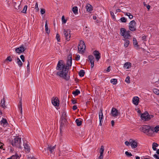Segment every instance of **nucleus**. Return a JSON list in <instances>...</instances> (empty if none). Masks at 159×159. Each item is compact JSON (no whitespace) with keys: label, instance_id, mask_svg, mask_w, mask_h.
I'll return each instance as SVG.
<instances>
[{"label":"nucleus","instance_id":"obj_10","mask_svg":"<svg viewBox=\"0 0 159 159\" xmlns=\"http://www.w3.org/2000/svg\"><path fill=\"white\" fill-rule=\"evenodd\" d=\"M129 142L132 148H135L137 147L138 143L136 140L130 139H129Z\"/></svg>","mask_w":159,"mask_h":159},{"label":"nucleus","instance_id":"obj_20","mask_svg":"<svg viewBox=\"0 0 159 159\" xmlns=\"http://www.w3.org/2000/svg\"><path fill=\"white\" fill-rule=\"evenodd\" d=\"M93 54L95 56L96 59L98 61L100 58V53L98 51L95 50L93 52Z\"/></svg>","mask_w":159,"mask_h":159},{"label":"nucleus","instance_id":"obj_39","mask_svg":"<svg viewBox=\"0 0 159 159\" xmlns=\"http://www.w3.org/2000/svg\"><path fill=\"white\" fill-rule=\"evenodd\" d=\"M27 8V5H25L24 6V7L22 10V11H21V12L22 13H25L26 12V11Z\"/></svg>","mask_w":159,"mask_h":159},{"label":"nucleus","instance_id":"obj_43","mask_svg":"<svg viewBox=\"0 0 159 159\" xmlns=\"http://www.w3.org/2000/svg\"><path fill=\"white\" fill-rule=\"evenodd\" d=\"M56 38L58 42H60V35L58 34H57L56 36Z\"/></svg>","mask_w":159,"mask_h":159},{"label":"nucleus","instance_id":"obj_42","mask_svg":"<svg viewBox=\"0 0 159 159\" xmlns=\"http://www.w3.org/2000/svg\"><path fill=\"white\" fill-rule=\"evenodd\" d=\"M63 24H65L66 22V20L65 19L64 16H62L61 18Z\"/></svg>","mask_w":159,"mask_h":159},{"label":"nucleus","instance_id":"obj_14","mask_svg":"<svg viewBox=\"0 0 159 159\" xmlns=\"http://www.w3.org/2000/svg\"><path fill=\"white\" fill-rule=\"evenodd\" d=\"M68 58L67 64L68 69L69 66H71L72 64V55L71 54L69 55Z\"/></svg>","mask_w":159,"mask_h":159},{"label":"nucleus","instance_id":"obj_38","mask_svg":"<svg viewBox=\"0 0 159 159\" xmlns=\"http://www.w3.org/2000/svg\"><path fill=\"white\" fill-rule=\"evenodd\" d=\"M11 157L12 159H18L19 158V156L17 154L12 155Z\"/></svg>","mask_w":159,"mask_h":159},{"label":"nucleus","instance_id":"obj_34","mask_svg":"<svg viewBox=\"0 0 159 159\" xmlns=\"http://www.w3.org/2000/svg\"><path fill=\"white\" fill-rule=\"evenodd\" d=\"M110 82L113 84H116L117 83V80L115 79H112L111 80Z\"/></svg>","mask_w":159,"mask_h":159},{"label":"nucleus","instance_id":"obj_3","mask_svg":"<svg viewBox=\"0 0 159 159\" xmlns=\"http://www.w3.org/2000/svg\"><path fill=\"white\" fill-rule=\"evenodd\" d=\"M130 31L126 30L124 28H121L120 29V34L126 39H129L131 37Z\"/></svg>","mask_w":159,"mask_h":159},{"label":"nucleus","instance_id":"obj_27","mask_svg":"<svg viewBox=\"0 0 159 159\" xmlns=\"http://www.w3.org/2000/svg\"><path fill=\"white\" fill-rule=\"evenodd\" d=\"M45 30L47 34H49L50 33V30L48 29L47 24V21L45 22Z\"/></svg>","mask_w":159,"mask_h":159},{"label":"nucleus","instance_id":"obj_32","mask_svg":"<svg viewBox=\"0 0 159 159\" xmlns=\"http://www.w3.org/2000/svg\"><path fill=\"white\" fill-rule=\"evenodd\" d=\"M124 14L125 15L128 16L129 19H132L133 17V15L129 13L125 12L124 13Z\"/></svg>","mask_w":159,"mask_h":159},{"label":"nucleus","instance_id":"obj_59","mask_svg":"<svg viewBox=\"0 0 159 159\" xmlns=\"http://www.w3.org/2000/svg\"><path fill=\"white\" fill-rule=\"evenodd\" d=\"M27 69L28 70V69L29 70L30 69V63L28 61V64L27 65Z\"/></svg>","mask_w":159,"mask_h":159},{"label":"nucleus","instance_id":"obj_19","mask_svg":"<svg viewBox=\"0 0 159 159\" xmlns=\"http://www.w3.org/2000/svg\"><path fill=\"white\" fill-rule=\"evenodd\" d=\"M151 129L153 132L152 133V136L155 134V133H157L159 131V125H157L155 127L152 126Z\"/></svg>","mask_w":159,"mask_h":159},{"label":"nucleus","instance_id":"obj_28","mask_svg":"<svg viewBox=\"0 0 159 159\" xmlns=\"http://www.w3.org/2000/svg\"><path fill=\"white\" fill-rule=\"evenodd\" d=\"M158 146V144L157 143L155 142L153 143L152 144V148L153 149L154 151L156 150L157 148H156Z\"/></svg>","mask_w":159,"mask_h":159},{"label":"nucleus","instance_id":"obj_62","mask_svg":"<svg viewBox=\"0 0 159 159\" xmlns=\"http://www.w3.org/2000/svg\"><path fill=\"white\" fill-rule=\"evenodd\" d=\"M150 6L149 5H148L147 6V8L149 10L150 9Z\"/></svg>","mask_w":159,"mask_h":159},{"label":"nucleus","instance_id":"obj_35","mask_svg":"<svg viewBox=\"0 0 159 159\" xmlns=\"http://www.w3.org/2000/svg\"><path fill=\"white\" fill-rule=\"evenodd\" d=\"M104 150V147L103 146H102L100 149V154H103Z\"/></svg>","mask_w":159,"mask_h":159},{"label":"nucleus","instance_id":"obj_56","mask_svg":"<svg viewBox=\"0 0 159 159\" xmlns=\"http://www.w3.org/2000/svg\"><path fill=\"white\" fill-rule=\"evenodd\" d=\"M72 109L74 110H75L77 109V106L76 105H74Z\"/></svg>","mask_w":159,"mask_h":159},{"label":"nucleus","instance_id":"obj_31","mask_svg":"<svg viewBox=\"0 0 159 159\" xmlns=\"http://www.w3.org/2000/svg\"><path fill=\"white\" fill-rule=\"evenodd\" d=\"M16 61L19 66H21L22 65V63L20 60L19 58H17L16 59Z\"/></svg>","mask_w":159,"mask_h":159},{"label":"nucleus","instance_id":"obj_23","mask_svg":"<svg viewBox=\"0 0 159 159\" xmlns=\"http://www.w3.org/2000/svg\"><path fill=\"white\" fill-rule=\"evenodd\" d=\"M5 100L4 98H3L1 101V106L2 108H5L6 107L5 104Z\"/></svg>","mask_w":159,"mask_h":159},{"label":"nucleus","instance_id":"obj_24","mask_svg":"<svg viewBox=\"0 0 159 159\" xmlns=\"http://www.w3.org/2000/svg\"><path fill=\"white\" fill-rule=\"evenodd\" d=\"M55 148V146H52L48 145L47 148V149L50 151L51 153H52L54 150V149Z\"/></svg>","mask_w":159,"mask_h":159},{"label":"nucleus","instance_id":"obj_55","mask_svg":"<svg viewBox=\"0 0 159 159\" xmlns=\"http://www.w3.org/2000/svg\"><path fill=\"white\" fill-rule=\"evenodd\" d=\"M153 156L155 158H157V159H159V156H158L157 154H155Z\"/></svg>","mask_w":159,"mask_h":159},{"label":"nucleus","instance_id":"obj_50","mask_svg":"<svg viewBox=\"0 0 159 159\" xmlns=\"http://www.w3.org/2000/svg\"><path fill=\"white\" fill-rule=\"evenodd\" d=\"M66 117V114L65 112H63L62 115V117L63 118L65 119Z\"/></svg>","mask_w":159,"mask_h":159},{"label":"nucleus","instance_id":"obj_57","mask_svg":"<svg viewBox=\"0 0 159 159\" xmlns=\"http://www.w3.org/2000/svg\"><path fill=\"white\" fill-rule=\"evenodd\" d=\"M20 4L17 7H16V5H15V8L16 9H19L20 8Z\"/></svg>","mask_w":159,"mask_h":159},{"label":"nucleus","instance_id":"obj_58","mask_svg":"<svg viewBox=\"0 0 159 159\" xmlns=\"http://www.w3.org/2000/svg\"><path fill=\"white\" fill-rule=\"evenodd\" d=\"M110 66H108V68H107V70H106V71H107V72H109L110 71Z\"/></svg>","mask_w":159,"mask_h":159},{"label":"nucleus","instance_id":"obj_5","mask_svg":"<svg viewBox=\"0 0 159 159\" xmlns=\"http://www.w3.org/2000/svg\"><path fill=\"white\" fill-rule=\"evenodd\" d=\"M78 48L80 53H82L84 52L85 48V45L83 41H80V43L78 45Z\"/></svg>","mask_w":159,"mask_h":159},{"label":"nucleus","instance_id":"obj_45","mask_svg":"<svg viewBox=\"0 0 159 159\" xmlns=\"http://www.w3.org/2000/svg\"><path fill=\"white\" fill-rule=\"evenodd\" d=\"M35 9L37 11H39V8L38 7V4L37 2H36L35 6Z\"/></svg>","mask_w":159,"mask_h":159},{"label":"nucleus","instance_id":"obj_53","mask_svg":"<svg viewBox=\"0 0 159 159\" xmlns=\"http://www.w3.org/2000/svg\"><path fill=\"white\" fill-rule=\"evenodd\" d=\"M103 154H100V156L98 157L99 159H103Z\"/></svg>","mask_w":159,"mask_h":159},{"label":"nucleus","instance_id":"obj_54","mask_svg":"<svg viewBox=\"0 0 159 159\" xmlns=\"http://www.w3.org/2000/svg\"><path fill=\"white\" fill-rule=\"evenodd\" d=\"M80 56L79 55H77L76 57H75V59L77 60H80Z\"/></svg>","mask_w":159,"mask_h":159},{"label":"nucleus","instance_id":"obj_51","mask_svg":"<svg viewBox=\"0 0 159 159\" xmlns=\"http://www.w3.org/2000/svg\"><path fill=\"white\" fill-rule=\"evenodd\" d=\"M125 144L127 146H129L130 145V143L129 142V141H125Z\"/></svg>","mask_w":159,"mask_h":159},{"label":"nucleus","instance_id":"obj_17","mask_svg":"<svg viewBox=\"0 0 159 159\" xmlns=\"http://www.w3.org/2000/svg\"><path fill=\"white\" fill-rule=\"evenodd\" d=\"M139 101V99L138 97H134L133 98V103L134 105L136 106L138 105Z\"/></svg>","mask_w":159,"mask_h":159},{"label":"nucleus","instance_id":"obj_7","mask_svg":"<svg viewBox=\"0 0 159 159\" xmlns=\"http://www.w3.org/2000/svg\"><path fill=\"white\" fill-rule=\"evenodd\" d=\"M26 49V48L24 46V45H22L19 48L16 49L15 51L17 53L20 54L23 52Z\"/></svg>","mask_w":159,"mask_h":159},{"label":"nucleus","instance_id":"obj_44","mask_svg":"<svg viewBox=\"0 0 159 159\" xmlns=\"http://www.w3.org/2000/svg\"><path fill=\"white\" fill-rule=\"evenodd\" d=\"M120 20L121 21L123 22H125L126 21V19L124 17L121 18Z\"/></svg>","mask_w":159,"mask_h":159},{"label":"nucleus","instance_id":"obj_60","mask_svg":"<svg viewBox=\"0 0 159 159\" xmlns=\"http://www.w3.org/2000/svg\"><path fill=\"white\" fill-rule=\"evenodd\" d=\"M146 36L144 35V36H143L142 39L143 40H146Z\"/></svg>","mask_w":159,"mask_h":159},{"label":"nucleus","instance_id":"obj_1","mask_svg":"<svg viewBox=\"0 0 159 159\" xmlns=\"http://www.w3.org/2000/svg\"><path fill=\"white\" fill-rule=\"evenodd\" d=\"M57 70H60L57 73V75L66 80H68L70 76L68 74V66H66L62 60L59 61L57 64Z\"/></svg>","mask_w":159,"mask_h":159},{"label":"nucleus","instance_id":"obj_41","mask_svg":"<svg viewBox=\"0 0 159 159\" xmlns=\"http://www.w3.org/2000/svg\"><path fill=\"white\" fill-rule=\"evenodd\" d=\"M125 81L128 84L130 83V77L129 76H128L125 79Z\"/></svg>","mask_w":159,"mask_h":159},{"label":"nucleus","instance_id":"obj_49","mask_svg":"<svg viewBox=\"0 0 159 159\" xmlns=\"http://www.w3.org/2000/svg\"><path fill=\"white\" fill-rule=\"evenodd\" d=\"M125 154L127 156H132V154L131 153H129L127 151L125 152Z\"/></svg>","mask_w":159,"mask_h":159},{"label":"nucleus","instance_id":"obj_22","mask_svg":"<svg viewBox=\"0 0 159 159\" xmlns=\"http://www.w3.org/2000/svg\"><path fill=\"white\" fill-rule=\"evenodd\" d=\"M133 44L135 48H138L139 46L138 44V43L136 39L134 38H133Z\"/></svg>","mask_w":159,"mask_h":159},{"label":"nucleus","instance_id":"obj_37","mask_svg":"<svg viewBox=\"0 0 159 159\" xmlns=\"http://www.w3.org/2000/svg\"><path fill=\"white\" fill-rule=\"evenodd\" d=\"M80 93V91L79 90L76 89L75 91H74L73 92V94H74L75 96H76L79 94Z\"/></svg>","mask_w":159,"mask_h":159},{"label":"nucleus","instance_id":"obj_61","mask_svg":"<svg viewBox=\"0 0 159 159\" xmlns=\"http://www.w3.org/2000/svg\"><path fill=\"white\" fill-rule=\"evenodd\" d=\"M111 125H112V126H113L114 125V120H112L111 121Z\"/></svg>","mask_w":159,"mask_h":159},{"label":"nucleus","instance_id":"obj_64","mask_svg":"<svg viewBox=\"0 0 159 159\" xmlns=\"http://www.w3.org/2000/svg\"><path fill=\"white\" fill-rule=\"evenodd\" d=\"M120 11H121V10L119 9H117L116 10V12H120Z\"/></svg>","mask_w":159,"mask_h":159},{"label":"nucleus","instance_id":"obj_29","mask_svg":"<svg viewBox=\"0 0 159 159\" xmlns=\"http://www.w3.org/2000/svg\"><path fill=\"white\" fill-rule=\"evenodd\" d=\"M72 11L73 13L75 15L78 14V8L75 6L72 8Z\"/></svg>","mask_w":159,"mask_h":159},{"label":"nucleus","instance_id":"obj_63","mask_svg":"<svg viewBox=\"0 0 159 159\" xmlns=\"http://www.w3.org/2000/svg\"><path fill=\"white\" fill-rule=\"evenodd\" d=\"M72 102L73 104H75L76 103V101L75 100H73Z\"/></svg>","mask_w":159,"mask_h":159},{"label":"nucleus","instance_id":"obj_6","mask_svg":"<svg viewBox=\"0 0 159 159\" xmlns=\"http://www.w3.org/2000/svg\"><path fill=\"white\" fill-rule=\"evenodd\" d=\"M136 23L135 21L133 20L131 21L129 24V28L130 30L134 31L136 30Z\"/></svg>","mask_w":159,"mask_h":159},{"label":"nucleus","instance_id":"obj_46","mask_svg":"<svg viewBox=\"0 0 159 159\" xmlns=\"http://www.w3.org/2000/svg\"><path fill=\"white\" fill-rule=\"evenodd\" d=\"M5 61H12V59L10 56H8L7 58Z\"/></svg>","mask_w":159,"mask_h":159},{"label":"nucleus","instance_id":"obj_11","mask_svg":"<svg viewBox=\"0 0 159 159\" xmlns=\"http://www.w3.org/2000/svg\"><path fill=\"white\" fill-rule=\"evenodd\" d=\"M99 125L100 126L102 125V122L103 121L102 119H103V114L102 113V110L101 109L99 112Z\"/></svg>","mask_w":159,"mask_h":159},{"label":"nucleus","instance_id":"obj_21","mask_svg":"<svg viewBox=\"0 0 159 159\" xmlns=\"http://www.w3.org/2000/svg\"><path fill=\"white\" fill-rule=\"evenodd\" d=\"M131 66V64L129 62H126L124 64L123 67L125 69H129Z\"/></svg>","mask_w":159,"mask_h":159},{"label":"nucleus","instance_id":"obj_26","mask_svg":"<svg viewBox=\"0 0 159 159\" xmlns=\"http://www.w3.org/2000/svg\"><path fill=\"white\" fill-rule=\"evenodd\" d=\"M86 9L88 11H90L93 10L92 6L90 4H88L86 5Z\"/></svg>","mask_w":159,"mask_h":159},{"label":"nucleus","instance_id":"obj_4","mask_svg":"<svg viewBox=\"0 0 159 159\" xmlns=\"http://www.w3.org/2000/svg\"><path fill=\"white\" fill-rule=\"evenodd\" d=\"M21 138L19 137L15 138L11 142V144L13 147L20 148L21 147Z\"/></svg>","mask_w":159,"mask_h":159},{"label":"nucleus","instance_id":"obj_36","mask_svg":"<svg viewBox=\"0 0 159 159\" xmlns=\"http://www.w3.org/2000/svg\"><path fill=\"white\" fill-rule=\"evenodd\" d=\"M85 72L84 70H81L79 72V75L80 76L82 77L84 75Z\"/></svg>","mask_w":159,"mask_h":159},{"label":"nucleus","instance_id":"obj_25","mask_svg":"<svg viewBox=\"0 0 159 159\" xmlns=\"http://www.w3.org/2000/svg\"><path fill=\"white\" fill-rule=\"evenodd\" d=\"M123 40L124 41V47L125 48L127 47L128 46L129 44V41L127 39H123Z\"/></svg>","mask_w":159,"mask_h":159},{"label":"nucleus","instance_id":"obj_47","mask_svg":"<svg viewBox=\"0 0 159 159\" xmlns=\"http://www.w3.org/2000/svg\"><path fill=\"white\" fill-rule=\"evenodd\" d=\"M40 12L41 14L43 15L45 13V10L44 9L41 8V9Z\"/></svg>","mask_w":159,"mask_h":159},{"label":"nucleus","instance_id":"obj_33","mask_svg":"<svg viewBox=\"0 0 159 159\" xmlns=\"http://www.w3.org/2000/svg\"><path fill=\"white\" fill-rule=\"evenodd\" d=\"M19 107L20 109V112L21 114L22 113V100L21 99L20 101V104L19 105Z\"/></svg>","mask_w":159,"mask_h":159},{"label":"nucleus","instance_id":"obj_12","mask_svg":"<svg viewBox=\"0 0 159 159\" xmlns=\"http://www.w3.org/2000/svg\"><path fill=\"white\" fill-rule=\"evenodd\" d=\"M111 115L114 117H116L120 114L118 111L115 108H112L111 111Z\"/></svg>","mask_w":159,"mask_h":159},{"label":"nucleus","instance_id":"obj_18","mask_svg":"<svg viewBox=\"0 0 159 159\" xmlns=\"http://www.w3.org/2000/svg\"><path fill=\"white\" fill-rule=\"evenodd\" d=\"M1 124L3 127H6L8 125V123L7 120L5 119L2 118V120L1 121Z\"/></svg>","mask_w":159,"mask_h":159},{"label":"nucleus","instance_id":"obj_48","mask_svg":"<svg viewBox=\"0 0 159 159\" xmlns=\"http://www.w3.org/2000/svg\"><path fill=\"white\" fill-rule=\"evenodd\" d=\"M20 58L23 62H24L25 61V57L23 55H22L20 56Z\"/></svg>","mask_w":159,"mask_h":159},{"label":"nucleus","instance_id":"obj_52","mask_svg":"<svg viewBox=\"0 0 159 159\" xmlns=\"http://www.w3.org/2000/svg\"><path fill=\"white\" fill-rule=\"evenodd\" d=\"M110 14H111V16L112 17L113 19H114L115 18V17L114 15V13L112 11H110Z\"/></svg>","mask_w":159,"mask_h":159},{"label":"nucleus","instance_id":"obj_40","mask_svg":"<svg viewBox=\"0 0 159 159\" xmlns=\"http://www.w3.org/2000/svg\"><path fill=\"white\" fill-rule=\"evenodd\" d=\"M153 93L155 94L159 95V90L158 89H153Z\"/></svg>","mask_w":159,"mask_h":159},{"label":"nucleus","instance_id":"obj_13","mask_svg":"<svg viewBox=\"0 0 159 159\" xmlns=\"http://www.w3.org/2000/svg\"><path fill=\"white\" fill-rule=\"evenodd\" d=\"M52 102L54 106H58L59 104V100L57 97H53Z\"/></svg>","mask_w":159,"mask_h":159},{"label":"nucleus","instance_id":"obj_16","mask_svg":"<svg viewBox=\"0 0 159 159\" xmlns=\"http://www.w3.org/2000/svg\"><path fill=\"white\" fill-rule=\"evenodd\" d=\"M24 149L26 152H29L30 151V147L28 143H25L24 144Z\"/></svg>","mask_w":159,"mask_h":159},{"label":"nucleus","instance_id":"obj_30","mask_svg":"<svg viewBox=\"0 0 159 159\" xmlns=\"http://www.w3.org/2000/svg\"><path fill=\"white\" fill-rule=\"evenodd\" d=\"M82 121L79 119H77L75 120V122L78 126H80L82 124Z\"/></svg>","mask_w":159,"mask_h":159},{"label":"nucleus","instance_id":"obj_2","mask_svg":"<svg viewBox=\"0 0 159 159\" xmlns=\"http://www.w3.org/2000/svg\"><path fill=\"white\" fill-rule=\"evenodd\" d=\"M152 126L148 125H143L140 128V130L149 136H152L153 132Z\"/></svg>","mask_w":159,"mask_h":159},{"label":"nucleus","instance_id":"obj_9","mask_svg":"<svg viewBox=\"0 0 159 159\" xmlns=\"http://www.w3.org/2000/svg\"><path fill=\"white\" fill-rule=\"evenodd\" d=\"M70 31L69 30H64V34L66 37V40L68 41L70 40L71 35L70 34Z\"/></svg>","mask_w":159,"mask_h":159},{"label":"nucleus","instance_id":"obj_8","mask_svg":"<svg viewBox=\"0 0 159 159\" xmlns=\"http://www.w3.org/2000/svg\"><path fill=\"white\" fill-rule=\"evenodd\" d=\"M141 117L142 120H148L151 119L150 116H149L148 112H145L143 114L141 115Z\"/></svg>","mask_w":159,"mask_h":159},{"label":"nucleus","instance_id":"obj_15","mask_svg":"<svg viewBox=\"0 0 159 159\" xmlns=\"http://www.w3.org/2000/svg\"><path fill=\"white\" fill-rule=\"evenodd\" d=\"M89 61L91 64V68H93L94 66V59L92 55H89L88 57Z\"/></svg>","mask_w":159,"mask_h":159}]
</instances>
